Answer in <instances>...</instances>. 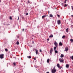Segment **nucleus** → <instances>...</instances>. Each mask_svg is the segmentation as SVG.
Masks as SVG:
<instances>
[{
  "instance_id": "obj_46",
  "label": "nucleus",
  "mask_w": 73,
  "mask_h": 73,
  "mask_svg": "<svg viewBox=\"0 0 73 73\" xmlns=\"http://www.w3.org/2000/svg\"><path fill=\"white\" fill-rule=\"evenodd\" d=\"M32 39H33V38H32Z\"/></svg>"
},
{
  "instance_id": "obj_2",
  "label": "nucleus",
  "mask_w": 73,
  "mask_h": 73,
  "mask_svg": "<svg viewBox=\"0 0 73 73\" xmlns=\"http://www.w3.org/2000/svg\"><path fill=\"white\" fill-rule=\"evenodd\" d=\"M4 54H1L0 55V58L1 59L4 58Z\"/></svg>"
},
{
  "instance_id": "obj_28",
  "label": "nucleus",
  "mask_w": 73,
  "mask_h": 73,
  "mask_svg": "<svg viewBox=\"0 0 73 73\" xmlns=\"http://www.w3.org/2000/svg\"><path fill=\"white\" fill-rule=\"evenodd\" d=\"M10 18L11 19V20H12V17H10Z\"/></svg>"
},
{
  "instance_id": "obj_7",
  "label": "nucleus",
  "mask_w": 73,
  "mask_h": 73,
  "mask_svg": "<svg viewBox=\"0 0 73 73\" xmlns=\"http://www.w3.org/2000/svg\"><path fill=\"white\" fill-rule=\"evenodd\" d=\"M54 44L55 46H56V47H57V46H58V44L57 43V42H55L54 43Z\"/></svg>"
},
{
  "instance_id": "obj_21",
  "label": "nucleus",
  "mask_w": 73,
  "mask_h": 73,
  "mask_svg": "<svg viewBox=\"0 0 73 73\" xmlns=\"http://www.w3.org/2000/svg\"><path fill=\"white\" fill-rule=\"evenodd\" d=\"M67 5L65 4L64 5V7H67Z\"/></svg>"
},
{
  "instance_id": "obj_10",
  "label": "nucleus",
  "mask_w": 73,
  "mask_h": 73,
  "mask_svg": "<svg viewBox=\"0 0 73 73\" xmlns=\"http://www.w3.org/2000/svg\"><path fill=\"white\" fill-rule=\"evenodd\" d=\"M69 65L68 64H66V67L67 68H69Z\"/></svg>"
},
{
  "instance_id": "obj_17",
  "label": "nucleus",
  "mask_w": 73,
  "mask_h": 73,
  "mask_svg": "<svg viewBox=\"0 0 73 73\" xmlns=\"http://www.w3.org/2000/svg\"><path fill=\"white\" fill-rule=\"evenodd\" d=\"M16 44H17V45H19V41H17V42Z\"/></svg>"
},
{
  "instance_id": "obj_32",
  "label": "nucleus",
  "mask_w": 73,
  "mask_h": 73,
  "mask_svg": "<svg viewBox=\"0 0 73 73\" xmlns=\"http://www.w3.org/2000/svg\"><path fill=\"white\" fill-rule=\"evenodd\" d=\"M34 60H36V57H35L34 59Z\"/></svg>"
},
{
  "instance_id": "obj_25",
  "label": "nucleus",
  "mask_w": 73,
  "mask_h": 73,
  "mask_svg": "<svg viewBox=\"0 0 73 73\" xmlns=\"http://www.w3.org/2000/svg\"><path fill=\"white\" fill-rule=\"evenodd\" d=\"M67 1V0H65L64 2V4H66V1Z\"/></svg>"
},
{
  "instance_id": "obj_6",
  "label": "nucleus",
  "mask_w": 73,
  "mask_h": 73,
  "mask_svg": "<svg viewBox=\"0 0 73 73\" xmlns=\"http://www.w3.org/2000/svg\"><path fill=\"white\" fill-rule=\"evenodd\" d=\"M56 66H57V67L59 68V69H61V66L59 65V64H58Z\"/></svg>"
},
{
  "instance_id": "obj_9",
  "label": "nucleus",
  "mask_w": 73,
  "mask_h": 73,
  "mask_svg": "<svg viewBox=\"0 0 73 73\" xmlns=\"http://www.w3.org/2000/svg\"><path fill=\"white\" fill-rule=\"evenodd\" d=\"M63 44L61 43V42H60L59 43V45L60 46H62Z\"/></svg>"
},
{
  "instance_id": "obj_22",
  "label": "nucleus",
  "mask_w": 73,
  "mask_h": 73,
  "mask_svg": "<svg viewBox=\"0 0 73 73\" xmlns=\"http://www.w3.org/2000/svg\"><path fill=\"white\" fill-rule=\"evenodd\" d=\"M70 41H71L72 42H73V39H71L70 40Z\"/></svg>"
},
{
  "instance_id": "obj_23",
  "label": "nucleus",
  "mask_w": 73,
  "mask_h": 73,
  "mask_svg": "<svg viewBox=\"0 0 73 73\" xmlns=\"http://www.w3.org/2000/svg\"><path fill=\"white\" fill-rule=\"evenodd\" d=\"M55 52L56 53H58V51H57V50H55Z\"/></svg>"
},
{
  "instance_id": "obj_14",
  "label": "nucleus",
  "mask_w": 73,
  "mask_h": 73,
  "mask_svg": "<svg viewBox=\"0 0 73 73\" xmlns=\"http://www.w3.org/2000/svg\"><path fill=\"white\" fill-rule=\"evenodd\" d=\"M27 58H32V56H27Z\"/></svg>"
},
{
  "instance_id": "obj_4",
  "label": "nucleus",
  "mask_w": 73,
  "mask_h": 73,
  "mask_svg": "<svg viewBox=\"0 0 73 73\" xmlns=\"http://www.w3.org/2000/svg\"><path fill=\"white\" fill-rule=\"evenodd\" d=\"M52 52H53V48H51L50 51V54H51L52 53Z\"/></svg>"
},
{
  "instance_id": "obj_3",
  "label": "nucleus",
  "mask_w": 73,
  "mask_h": 73,
  "mask_svg": "<svg viewBox=\"0 0 73 73\" xmlns=\"http://www.w3.org/2000/svg\"><path fill=\"white\" fill-rule=\"evenodd\" d=\"M59 61L60 62L62 63L64 62V59L63 58H60L59 59Z\"/></svg>"
},
{
  "instance_id": "obj_29",
  "label": "nucleus",
  "mask_w": 73,
  "mask_h": 73,
  "mask_svg": "<svg viewBox=\"0 0 73 73\" xmlns=\"http://www.w3.org/2000/svg\"><path fill=\"white\" fill-rule=\"evenodd\" d=\"M5 50L6 51V52H7V51H8V49H5Z\"/></svg>"
},
{
  "instance_id": "obj_5",
  "label": "nucleus",
  "mask_w": 73,
  "mask_h": 73,
  "mask_svg": "<svg viewBox=\"0 0 73 73\" xmlns=\"http://www.w3.org/2000/svg\"><path fill=\"white\" fill-rule=\"evenodd\" d=\"M57 23L58 25L61 24V20H58L57 21Z\"/></svg>"
},
{
  "instance_id": "obj_41",
  "label": "nucleus",
  "mask_w": 73,
  "mask_h": 73,
  "mask_svg": "<svg viewBox=\"0 0 73 73\" xmlns=\"http://www.w3.org/2000/svg\"><path fill=\"white\" fill-rule=\"evenodd\" d=\"M1 0H0V3H1Z\"/></svg>"
},
{
  "instance_id": "obj_12",
  "label": "nucleus",
  "mask_w": 73,
  "mask_h": 73,
  "mask_svg": "<svg viewBox=\"0 0 73 73\" xmlns=\"http://www.w3.org/2000/svg\"><path fill=\"white\" fill-rule=\"evenodd\" d=\"M64 55H63V54H61L60 56V57H61V58H62L63 57H64Z\"/></svg>"
},
{
  "instance_id": "obj_42",
  "label": "nucleus",
  "mask_w": 73,
  "mask_h": 73,
  "mask_svg": "<svg viewBox=\"0 0 73 73\" xmlns=\"http://www.w3.org/2000/svg\"><path fill=\"white\" fill-rule=\"evenodd\" d=\"M71 17H73V15H71Z\"/></svg>"
},
{
  "instance_id": "obj_19",
  "label": "nucleus",
  "mask_w": 73,
  "mask_h": 73,
  "mask_svg": "<svg viewBox=\"0 0 73 73\" xmlns=\"http://www.w3.org/2000/svg\"><path fill=\"white\" fill-rule=\"evenodd\" d=\"M66 36L65 35H63L62 37V38H65Z\"/></svg>"
},
{
  "instance_id": "obj_37",
  "label": "nucleus",
  "mask_w": 73,
  "mask_h": 73,
  "mask_svg": "<svg viewBox=\"0 0 73 73\" xmlns=\"http://www.w3.org/2000/svg\"><path fill=\"white\" fill-rule=\"evenodd\" d=\"M18 17V20H19V17Z\"/></svg>"
},
{
  "instance_id": "obj_20",
  "label": "nucleus",
  "mask_w": 73,
  "mask_h": 73,
  "mask_svg": "<svg viewBox=\"0 0 73 73\" xmlns=\"http://www.w3.org/2000/svg\"><path fill=\"white\" fill-rule=\"evenodd\" d=\"M50 17H53V15H52V14H50Z\"/></svg>"
},
{
  "instance_id": "obj_30",
  "label": "nucleus",
  "mask_w": 73,
  "mask_h": 73,
  "mask_svg": "<svg viewBox=\"0 0 73 73\" xmlns=\"http://www.w3.org/2000/svg\"><path fill=\"white\" fill-rule=\"evenodd\" d=\"M71 7L72 8V9L73 10V6H71Z\"/></svg>"
},
{
  "instance_id": "obj_18",
  "label": "nucleus",
  "mask_w": 73,
  "mask_h": 73,
  "mask_svg": "<svg viewBox=\"0 0 73 73\" xmlns=\"http://www.w3.org/2000/svg\"><path fill=\"white\" fill-rule=\"evenodd\" d=\"M70 58H71L72 60H73V56H72L71 57H70Z\"/></svg>"
},
{
  "instance_id": "obj_16",
  "label": "nucleus",
  "mask_w": 73,
  "mask_h": 73,
  "mask_svg": "<svg viewBox=\"0 0 73 73\" xmlns=\"http://www.w3.org/2000/svg\"><path fill=\"white\" fill-rule=\"evenodd\" d=\"M45 17H46V15H43L42 17V19H44Z\"/></svg>"
},
{
  "instance_id": "obj_45",
  "label": "nucleus",
  "mask_w": 73,
  "mask_h": 73,
  "mask_svg": "<svg viewBox=\"0 0 73 73\" xmlns=\"http://www.w3.org/2000/svg\"><path fill=\"white\" fill-rule=\"evenodd\" d=\"M61 68H62V67H61Z\"/></svg>"
},
{
  "instance_id": "obj_38",
  "label": "nucleus",
  "mask_w": 73,
  "mask_h": 73,
  "mask_svg": "<svg viewBox=\"0 0 73 73\" xmlns=\"http://www.w3.org/2000/svg\"><path fill=\"white\" fill-rule=\"evenodd\" d=\"M47 40H48V41H49V39L48 38V39H47Z\"/></svg>"
},
{
  "instance_id": "obj_31",
  "label": "nucleus",
  "mask_w": 73,
  "mask_h": 73,
  "mask_svg": "<svg viewBox=\"0 0 73 73\" xmlns=\"http://www.w3.org/2000/svg\"><path fill=\"white\" fill-rule=\"evenodd\" d=\"M57 15L58 17H60V15H59L57 14Z\"/></svg>"
},
{
  "instance_id": "obj_15",
  "label": "nucleus",
  "mask_w": 73,
  "mask_h": 73,
  "mask_svg": "<svg viewBox=\"0 0 73 73\" xmlns=\"http://www.w3.org/2000/svg\"><path fill=\"white\" fill-rule=\"evenodd\" d=\"M35 51L36 52V54H37L38 52V50H36Z\"/></svg>"
},
{
  "instance_id": "obj_35",
  "label": "nucleus",
  "mask_w": 73,
  "mask_h": 73,
  "mask_svg": "<svg viewBox=\"0 0 73 73\" xmlns=\"http://www.w3.org/2000/svg\"><path fill=\"white\" fill-rule=\"evenodd\" d=\"M40 52H42V51L41 50V49L40 50Z\"/></svg>"
},
{
  "instance_id": "obj_26",
  "label": "nucleus",
  "mask_w": 73,
  "mask_h": 73,
  "mask_svg": "<svg viewBox=\"0 0 73 73\" xmlns=\"http://www.w3.org/2000/svg\"><path fill=\"white\" fill-rule=\"evenodd\" d=\"M66 32H68V28L66 30Z\"/></svg>"
},
{
  "instance_id": "obj_27",
  "label": "nucleus",
  "mask_w": 73,
  "mask_h": 73,
  "mask_svg": "<svg viewBox=\"0 0 73 73\" xmlns=\"http://www.w3.org/2000/svg\"><path fill=\"white\" fill-rule=\"evenodd\" d=\"M56 47H54V50H56Z\"/></svg>"
},
{
  "instance_id": "obj_36",
  "label": "nucleus",
  "mask_w": 73,
  "mask_h": 73,
  "mask_svg": "<svg viewBox=\"0 0 73 73\" xmlns=\"http://www.w3.org/2000/svg\"><path fill=\"white\" fill-rule=\"evenodd\" d=\"M22 31H24V29H22Z\"/></svg>"
},
{
  "instance_id": "obj_39",
  "label": "nucleus",
  "mask_w": 73,
  "mask_h": 73,
  "mask_svg": "<svg viewBox=\"0 0 73 73\" xmlns=\"http://www.w3.org/2000/svg\"><path fill=\"white\" fill-rule=\"evenodd\" d=\"M71 27H72V28H73V25H71Z\"/></svg>"
},
{
  "instance_id": "obj_34",
  "label": "nucleus",
  "mask_w": 73,
  "mask_h": 73,
  "mask_svg": "<svg viewBox=\"0 0 73 73\" xmlns=\"http://www.w3.org/2000/svg\"><path fill=\"white\" fill-rule=\"evenodd\" d=\"M34 44V41H33L32 42V44Z\"/></svg>"
},
{
  "instance_id": "obj_40",
  "label": "nucleus",
  "mask_w": 73,
  "mask_h": 73,
  "mask_svg": "<svg viewBox=\"0 0 73 73\" xmlns=\"http://www.w3.org/2000/svg\"><path fill=\"white\" fill-rule=\"evenodd\" d=\"M9 25V24H7V25Z\"/></svg>"
},
{
  "instance_id": "obj_33",
  "label": "nucleus",
  "mask_w": 73,
  "mask_h": 73,
  "mask_svg": "<svg viewBox=\"0 0 73 73\" xmlns=\"http://www.w3.org/2000/svg\"><path fill=\"white\" fill-rule=\"evenodd\" d=\"M26 15H28V13H26Z\"/></svg>"
},
{
  "instance_id": "obj_43",
  "label": "nucleus",
  "mask_w": 73,
  "mask_h": 73,
  "mask_svg": "<svg viewBox=\"0 0 73 73\" xmlns=\"http://www.w3.org/2000/svg\"><path fill=\"white\" fill-rule=\"evenodd\" d=\"M46 73H49V72H47Z\"/></svg>"
},
{
  "instance_id": "obj_8",
  "label": "nucleus",
  "mask_w": 73,
  "mask_h": 73,
  "mask_svg": "<svg viewBox=\"0 0 73 73\" xmlns=\"http://www.w3.org/2000/svg\"><path fill=\"white\" fill-rule=\"evenodd\" d=\"M68 49H69V48H68V47H66L65 48V51L66 52H67V51H68Z\"/></svg>"
},
{
  "instance_id": "obj_13",
  "label": "nucleus",
  "mask_w": 73,
  "mask_h": 73,
  "mask_svg": "<svg viewBox=\"0 0 73 73\" xmlns=\"http://www.w3.org/2000/svg\"><path fill=\"white\" fill-rule=\"evenodd\" d=\"M50 61V59H48L47 60V62L48 63L49 62V61Z\"/></svg>"
},
{
  "instance_id": "obj_1",
  "label": "nucleus",
  "mask_w": 73,
  "mask_h": 73,
  "mask_svg": "<svg viewBox=\"0 0 73 73\" xmlns=\"http://www.w3.org/2000/svg\"><path fill=\"white\" fill-rule=\"evenodd\" d=\"M52 72V73H56V70L55 69V67H54L51 71Z\"/></svg>"
},
{
  "instance_id": "obj_24",
  "label": "nucleus",
  "mask_w": 73,
  "mask_h": 73,
  "mask_svg": "<svg viewBox=\"0 0 73 73\" xmlns=\"http://www.w3.org/2000/svg\"><path fill=\"white\" fill-rule=\"evenodd\" d=\"M13 64L14 66H16V63L15 62H14L13 63Z\"/></svg>"
},
{
  "instance_id": "obj_44",
  "label": "nucleus",
  "mask_w": 73,
  "mask_h": 73,
  "mask_svg": "<svg viewBox=\"0 0 73 73\" xmlns=\"http://www.w3.org/2000/svg\"><path fill=\"white\" fill-rule=\"evenodd\" d=\"M48 13H49V11H48Z\"/></svg>"
},
{
  "instance_id": "obj_11",
  "label": "nucleus",
  "mask_w": 73,
  "mask_h": 73,
  "mask_svg": "<svg viewBox=\"0 0 73 73\" xmlns=\"http://www.w3.org/2000/svg\"><path fill=\"white\" fill-rule=\"evenodd\" d=\"M53 37V35L52 34L49 36V37L50 38H52V37Z\"/></svg>"
}]
</instances>
